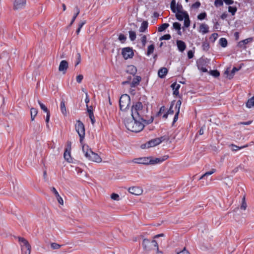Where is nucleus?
Listing matches in <instances>:
<instances>
[{
    "mask_svg": "<svg viewBox=\"0 0 254 254\" xmlns=\"http://www.w3.org/2000/svg\"><path fill=\"white\" fill-rule=\"evenodd\" d=\"M122 54L125 59L131 58L134 55L132 49L130 47L124 48L122 49Z\"/></svg>",
    "mask_w": 254,
    "mask_h": 254,
    "instance_id": "10",
    "label": "nucleus"
},
{
    "mask_svg": "<svg viewBox=\"0 0 254 254\" xmlns=\"http://www.w3.org/2000/svg\"><path fill=\"white\" fill-rule=\"evenodd\" d=\"M247 207V203L245 201V197L244 196L242 199V205L241 206V209L245 210Z\"/></svg>",
    "mask_w": 254,
    "mask_h": 254,
    "instance_id": "44",
    "label": "nucleus"
},
{
    "mask_svg": "<svg viewBox=\"0 0 254 254\" xmlns=\"http://www.w3.org/2000/svg\"><path fill=\"white\" fill-rule=\"evenodd\" d=\"M248 146V144H246L245 145H244V146H241V147L235 145L233 144H232L230 145V147H231V150L232 151H237L238 149L244 148L247 147Z\"/></svg>",
    "mask_w": 254,
    "mask_h": 254,
    "instance_id": "31",
    "label": "nucleus"
},
{
    "mask_svg": "<svg viewBox=\"0 0 254 254\" xmlns=\"http://www.w3.org/2000/svg\"><path fill=\"white\" fill-rule=\"evenodd\" d=\"M50 112H48V113H47V116H46V126L47 127H49V125H48V123L50 121Z\"/></svg>",
    "mask_w": 254,
    "mask_h": 254,
    "instance_id": "56",
    "label": "nucleus"
},
{
    "mask_svg": "<svg viewBox=\"0 0 254 254\" xmlns=\"http://www.w3.org/2000/svg\"><path fill=\"white\" fill-rule=\"evenodd\" d=\"M188 57L189 59H191L193 57V53L192 51L190 50L188 52Z\"/></svg>",
    "mask_w": 254,
    "mask_h": 254,
    "instance_id": "59",
    "label": "nucleus"
},
{
    "mask_svg": "<svg viewBox=\"0 0 254 254\" xmlns=\"http://www.w3.org/2000/svg\"><path fill=\"white\" fill-rule=\"evenodd\" d=\"M85 95H86V98L85 100V102L86 103V106L88 108V103L89 102V98L88 97V93L87 92H85Z\"/></svg>",
    "mask_w": 254,
    "mask_h": 254,
    "instance_id": "60",
    "label": "nucleus"
},
{
    "mask_svg": "<svg viewBox=\"0 0 254 254\" xmlns=\"http://www.w3.org/2000/svg\"><path fill=\"white\" fill-rule=\"evenodd\" d=\"M181 24L178 22H174L173 24V26L174 29L178 30H181Z\"/></svg>",
    "mask_w": 254,
    "mask_h": 254,
    "instance_id": "50",
    "label": "nucleus"
},
{
    "mask_svg": "<svg viewBox=\"0 0 254 254\" xmlns=\"http://www.w3.org/2000/svg\"><path fill=\"white\" fill-rule=\"evenodd\" d=\"M182 102L180 100H178L177 102L176 105V108L177 109V111H179V112H180V109L181 107Z\"/></svg>",
    "mask_w": 254,
    "mask_h": 254,
    "instance_id": "55",
    "label": "nucleus"
},
{
    "mask_svg": "<svg viewBox=\"0 0 254 254\" xmlns=\"http://www.w3.org/2000/svg\"><path fill=\"white\" fill-rule=\"evenodd\" d=\"M141 78L140 76H137L135 78H134L132 81L130 83L131 87H134L137 85L139 84L140 81H141Z\"/></svg>",
    "mask_w": 254,
    "mask_h": 254,
    "instance_id": "24",
    "label": "nucleus"
},
{
    "mask_svg": "<svg viewBox=\"0 0 254 254\" xmlns=\"http://www.w3.org/2000/svg\"><path fill=\"white\" fill-rule=\"evenodd\" d=\"M169 26V24L168 23H164L158 27V31L159 32H162V31L165 30Z\"/></svg>",
    "mask_w": 254,
    "mask_h": 254,
    "instance_id": "36",
    "label": "nucleus"
},
{
    "mask_svg": "<svg viewBox=\"0 0 254 254\" xmlns=\"http://www.w3.org/2000/svg\"><path fill=\"white\" fill-rule=\"evenodd\" d=\"M139 120H136V119H127L125 120V125L127 128L132 131L138 132L143 129L144 127V125L143 123Z\"/></svg>",
    "mask_w": 254,
    "mask_h": 254,
    "instance_id": "2",
    "label": "nucleus"
},
{
    "mask_svg": "<svg viewBox=\"0 0 254 254\" xmlns=\"http://www.w3.org/2000/svg\"><path fill=\"white\" fill-rule=\"evenodd\" d=\"M60 109L63 114L65 116L66 115V110L65 105V102L64 100H63L61 102Z\"/></svg>",
    "mask_w": 254,
    "mask_h": 254,
    "instance_id": "28",
    "label": "nucleus"
},
{
    "mask_svg": "<svg viewBox=\"0 0 254 254\" xmlns=\"http://www.w3.org/2000/svg\"><path fill=\"white\" fill-rule=\"evenodd\" d=\"M127 39V37L126 36L123 34H120L119 35V40L122 42V43H124L125 42V41Z\"/></svg>",
    "mask_w": 254,
    "mask_h": 254,
    "instance_id": "47",
    "label": "nucleus"
},
{
    "mask_svg": "<svg viewBox=\"0 0 254 254\" xmlns=\"http://www.w3.org/2000/svg\"><path fill=\"white\" fill-rule=\"evenodd\" d=\"M129 39L131 41H133L136 39V33L133 31H129Z\"/></svg>",
    "mask_w": 254,
    "mask_h": 254,
    "instance_id": "35",
    "label": "nucleus"
},
{
    "mask_svg": "<svg viewBox=\"0 0 254 254\" xmlns=\"http://www.w3.org/2000/svg\"><path fill=\"white\" fill-rule=\"evenodd\" d=\"M199 31L203 34H206L209 32V27L205 23H201L199 26Z\"/></svg>",
    "mask_w": 254,
    "mask_h": 254,
    "instance_id": "19",
    "label": "nucleus"
},
{
    "mask_svg": "<svg viewBox=\"0 0 254 254\" xmlns=\"http://www.w3.org/2000/svg\"><path fill=\"white\" fill-rule=\"evenodd\" d=\"M127 71L129 73L134 74L136 72V69L134 66H133L132 65H130L128 66Z\"/></svg>",
    "mask_w": 254,
    "mask_h": 254,
    "instance_id": "33",
    "label": "nucleus"
},
{
    "mask_svg": "<svg viewBox=\"0 0 254 254\" xmlns=\"http://www.w3.org/2000/svg\"><path fill=\"white\" fill-rule=\"evenodd\" d=\"M89 116L91 120V123L93 125L95 122V118H94L93 113L90 114V115H89Z\"/></svg>",
    "mask_w": 254,
    "mask_h": 254,
    "instance_id": "54",
    "label": "nucleus"
},
{
    "mask_svg": "<svg viewBox=\"0 0 254 254\" xmlns=\"http://www.w3.org/2000/svg\"><path fill=\"white\" fill-rule=\"evenodd\" d=\"M161 143L160 139H157V138L151 139L147 142L142 144L141 145V148L142 149L148 148L150 147H154L156 145L159 144Z\"/></svg>",
    "mask_w": 254,
    "mask_h": 254,
    "instance_id": "8",
    "label": "nucleus"
},
{
    "mask_svg": "<svg viewBox=\"0 0 254 254\" xmlns=\"http://www.w3.org/2000/svg\"><path fill=\"white\" fill-rule=\"evenodd\" d=\"M132 161L136 164L148 165L150 164V157H140L134 158Z\"/></svg>",
    "mask_w": 254,
    "mask_h": 254,
    "instance_id": "12",
    "label": "nucleus"
},
{
    "mask_svg": "<svg viewBox=\"0 0 254 254\" xmlns=\"http://www.w3.org/2000/svg\"><path fill=\"white\" fill-rule=\"evenodd\" d=\"M179 12H177L176 13V18L182 21L186 17V15H188V13L186 11H182Z\"/></svg>",
    "mask_w": 254,
    "mask_h": 254,
    "instance_id": "22",
    "label": "nucleus"
},
{
    "mask_svg": "<svg viewBox=\"0 0 254 254\" xmlns=\"http://www.w3.org/2000/svg\"><path fill=\"white\" fill-rule=\"evenodd\" d=\"M173 104L172 103V104L170 106V107L169 109V110L167 112V113L168 114H173L174 112V110H173Z\"/></svg>",
    "mask_w": 254,
    "mask_h": 254,
    "instance_id": "57",
    "label": "nucleus"
},
{
    "mask_svg": "<svg viewBox=\"0 0 254 254\" xmlns=\"http://www.w3.org/2000/svg\"><path fill=\"white\" fill-rule=\"evenodd\" d=\"M206 17V12H202V13H201L200 14H199L198 16H197V18L199 19V20H203L204 19H205Z\"/></svg>",
    "mask_w": 254,
    "mask_h": 254,
    "instance_id": "48",
    "label": "nucleus"
},
{
    "mask_svg": "<svg viewBox=\"0 0 254 254\" xmlns=\"http://www.w3.org/2000/svg\"><path fill=\"white\" fill-rule=\"evenodd\" d=\"M179 114V111H177V112L176 113V114L174 118L173 123L176 122L178 120Z\"/></svg>",
    "mask_w": 254,
    "mask_h": 254,
    "instance_id": "61",
    "label": "nucleus"
},
{
    "mask_svg": "<svg viewBox=\"0 0 254 254\" xmlns=\"http://www.w3.org/2000/svg\"><path fill=\"white\" fill-rule=\"evenodd\" d=\"M177 45L178 50L182 52H183L186 48V45L185 43L181 40L177 41Z\"/></svg>",
    "mask_w": 254,
    "mask_h": 254,
    "instance_id": "20",
    "label": "nucleus"
},
{
    "mask_svg": "<svg viewBox=\"0 0 254 254\" xmlns=\"http://www.w3.org/2000/svg\"><path fill=\"white\" fill-rule=\"evenodd\" d=\"M148 27V22L146 21H144L141 23V26L139 28L140 32H144L146 31Z\"/></svg>",
    "mask_w": 254,
    "mask_h": 254,
    "instance_id": "27",
    "label": "nucleus"
},
{
    "mask_svg": "<svg viewBox=\"0 0 254 254\" xmlns=\"http://www.w3.org/2000/svg\"><path fill=\"white\" fill-rule=\"evenodd\" d=\"M147 113V109L143 108V105L140 102H136L135 105H133L131 108V116L133 119L139 120L141 122L149 124L153 122V118L151 117V119L148 121L146 119V113Z\"/></svg>",
    "mask_w": 254,
    "mask_h": 254,
    "instance_id": "1",
    "label": "nucleus"
},
{
    "mask_svg": "<svg viewBox=\"0 0 254 254\" xmlns=\"http://www.w3.org/2000/svg\"><path fill=\"white\" fill-rule=\"evenodd\" d=\"M237 10V8L236 7H232L229 6L228 7V11L230 12L232 15H234Z\"/></svg>",
    "mask_w": 254,
    "mask_h": 254,
    "instance_id": "40",
    "label": "nucleus"
},
{
    "mask_svg": "<svg viewBox=\"0 0 254 254\" xmlns=\"http://www.w3.org/2000/svg\"><path fill=\"white\" fill-rule=\"evenodd\" d=\"M83 78V76L82 74H79L76 76V80L77 82L80 83L81 82Z\"/></svg>",
    "mask_w": 254,
    "mask_h": 254,
    "instance_id": "52",
    "label": "nucleus"
},
{
    "mask_svg": "<svg viewBox=\"0 0 254 254\" xmlns=\"http://www.w3.org/2000/svg\"><path fill=\"white\" fill-rule=\"evenodd\" d=\"M51 189V190L54 193V194L55 195L56 198H57V199L58 201V202L61 204V205H64V200L63 199V198L61 197V196L60 195V194H59L58 191L56 190V189H55V188L54 187H51L50 188Z\"/></svg>",
    "mask_w": 254,
    "mask_h": 254,
    "instance_id": "15",
    "label": "nucleus"
},
{
    "mask_svg": "<svg viewBox=\"0 0 254 254\" xmlns=\"http://www.w3.org/2000/svg\"><path fill=\"white\" fill-rule=\"evenodd\" d=\"M219 44L222 47H226L227 45V41L224 38H221L219 40Z\"/></svg>",
    "mask_w": 254,
    "mask_h": 254,
    "instance_id": "34",
    "label": "nucleus"
},
{
    "mask_svg": "<svg viewBox=\"0 0 254 254\" xmlns=\"http://www.w3.org/2000/svg\"><path fill=\"white\" fill-rule=\"evenodd\" d=\"M64 159L68 161V162H70L71 161V158H70V150H68V148H66L64 151Z\"/></svg>",
    "mask_w": 254,
    "mask_h": 254,
    "instance_id": "25",
    "label": "nucleus"
},
{
    "mask_svg": "<svg viewBox=\"0 0 254 254\" xmlns=\"http://www.w3.org/2000/svg\"><path fill=\"white\" fill-rule=\"evenodd\" d=\"M253 41V38L250 37L242 41H241L238 43V46L241 48H244V49L246 48L245 45L249 43L252 42Z\"/></svg>",
    "mask_w": 254,
    "mask_h": 254,
    "instance_id": "16",
    "label": "nucleus"
},
{
    "mask_svg": "<svg viewBox=\"0 0 254 254\" xmlns=\"http://www.w3.org/2000/svg\"><path fill=\"white\" fill-rule=\"evenodd\" d=\"M68 67V63L65 60H63L61 62L59 66V70L63 72V74H65L66 72L67 69Z\"/></svg>",
    "mask_w": 254,
    "mask_h": 254,
    "instance_id": "13",
    "label": "nucleus"
},
{
    "mask_svg": "<svg viewBox=\"0 0 254 254\" xmlns=\"http://www.w3.org/2000/svg\"><path fill=\"white\" fill-rule=\"evenodd\" d=\"M82 151L84 153L85 156L91 161L95 162L97 163H100L102 161V158L100 156L93 152L88 145L84 144L82 145Z\"/></svg>",
    "mask_w": 254,
    "mask_h": 254,
    "instance_id": "3",
    "label": "nucleus"
},
{
    "mask_svg": "<svg viewBox=\"0 0 254 254\" xmlns=\"http://www.w3.org/2000/svg\"><path fill=\"white\" fill-rule=\"evenodd\" d=\"M75 129L80 137V142H82L85 137V127L84 124L79 120L77 121L75 125Z\"/></svg>",
    "mask_w": 254,
    "mask_h": 254,
    "instance_id": "7",
    "label": "nucleus"
},
{
    "mask_svg": "<svg viewBox=\"0 0 254 254\" xmlns=\"http://www.w3.org/2000/svg\"><path fill=\"white\" fill-rule=\"evenodd\" d=\"M42 126L39 123L33 124V130L34 133H38L42 131Z\"/></svg>",
    "mask_w": 254,
    "mask_h": 254,
    "instance_id": "21",
    "label": "nucleus"
},
{
    "mask_svg": "<svg viewBox=\"0 0 254 254\" xmlns=\"http://www.w3.org/2000/svg\"><path fill=\"white\" fill-rule=\"evenodd\" d=\"M154 46L153 44L149 46L148 47V49H147V55L148 56H149L152 53H153V52L154 51Z\"/></svg>",
    "mask_w": 254,
    "mask_h": 254,
    "instance_id": "38",
    "label": "nucleus"
},
{
    "mask_svg": "<svg viewBox=\"0 0 254 254\" xmlns=\"http://www.w3.org/2000/svg\"><path fill=\"white\" fill-rule=\"evenodd\" d=\"M170 5L171 9L174 13H181V11H184L183 6L181 4L178 3L176 4V0H172Z\"/></svg>",
    "mask_w": 254,
    "mask_h": 254,
    "instance_id": "9",
    "label": "nucleus"
},
{
    "mask_svg": "<svg viewBox=\"0 0 254 254\" xmlns=\"http://www.w3.org/2000/svg\"><path fill=\"white\" fill-rule=\"evenodd\" d=\"M168 72V69L166 67H161L158 72V76L161 78H164Z\"/></svg>",
    "mask_w": 254,
    "mask_h": 254,
    "instance_id": "23",
    "label": "nucleus"
},
{
    "mask_svg": "<svg viewBox=\"0 0 254 254\" xmlns=\"http://www.w3.org/2000/svg\"><path fill=\"white\" fill-rule=\"evenodd\" d=\"M80 54L79 53L77 54V60L75 64V66H77L80 63Z\"/></svg>",
    "mask_w": 254,
    "mask_h": 254,
    "instance_id": "64",
    "label": "nucleus"
},
{
    "mask_svg": "<svg viewBox=\"0 0 254 254\" xmlns=\"http://www.w3.org/2000/svg\"><path fill=\"white\" fill-rule=\"evenodd\" d=\"M178 254H190V253L188 251L186 250L185 248H184L183 251L179 253H178Z\"/></svg>",
    "mask_w": 254,
    "mask_h": 254,
    "instance_id": "63",
    "label": "nucleus"
},
{
    "mask_svg": "<svg viewBox=\"0 0 254 254\" xmlns=\"http://www.w3.org/2000/svg\"><path fill=\"white\" fill-rule=\"evenodd\" d=\"M246 106L248 108L254 107V96L248 100L246 103Z\"/></svg>",
    "mask_w": 254,
    "mask_h": 254,
    "instance_id": "29",
    "label": "nucleus"
},
{
    "mask_svg": "<svg viewBox=\"0 0 254 254\" xmlns=\"http://www.w3.org/2000/svg\"><path fill=\"white\" fill-rule=\"evenodd\" d=\"M171 38V37L170 34H165L160 38V40H167L170 39Z\"/></svg>",
    "mask_w": 254,
    "mask_h": 254,
    "instance_id": "51",
    "label": "nucleus"
},
{
    "mask_svg": "<svg viewBox=\"0 0 254 254\" xmlns=\"http://www.w3.org/2000/svg\"><path fill=\"white\" fill-rule=\"evenodd\" d=\"M38 102L40 106L41 109L42 110H43L45 112H46V113H48V112H50L45 105L41 103L39 100L38 101Z\"/></svg>",
    "mask_w": 254,
    "mask_h": 254,
    "instance_id": "39",
    "label": "nucleus"
},
{
    "mask_svg": "<svg viewBox=\"0 0 254 254\" xmlns=\"http://www.w3.org/2000/svg\"><path fill=\"white\" fill-rule=\"evenodd\" d=\"M130 103V98L129 95L124 94L120 99V108L122 111H125L128 108Z\"/></svg>",
    "mask_w": 254,
    "mask_h": 254,
    "instance_id": "5",
    "label": "nucleus"
},
{
    "mask_svg": "<svg viewBox=\"0 0 254 254\" xmlns=\"http://www.w3.org/2000/svg\"><path fill=\"white\" fill-rule=\"evenodd\" d=\"M226 4L230 5L234 3V1L232 0H223Z\"/></svg>",
    "mask_w": 254,
    "mask_h": 254,
    "instance_id": "62",
    "label": "nucleus"
},
{
    "mask_svg": "<svg viewBox=\"0 0 254 254\" xmlns=\"http://www.w3.org/2000/svg\"><path fill=\"white\" fill-rule=\"evenodd\" d=\"M223 0H215L214 5L216 7L222 6L223 5Z\"/></svg>",
    "mask_w": 254,
    "mask_h": 254,
    "instance_id": "45",
    "label": "nucleus"
},
{
    "mask_svg": "<svg viewBox=\"0 0 254 254\" xmlns=\"http://www.w3.org/2000/svg\"><path fill=\"white\" fill-rule=\"evenodd\" d=\"M202 47L204 51H207L209 48V44L207 42H204L202 44Z\"/></svg>",
    "mask_w": 254,
    "mask_h": 254,
    "instance_id": "42",
    "label": "nucleus"
},
{
    "mask_svg": "<svg viewBox=\"0 0 254 254\" xmlns=\"http://www.w3.org/2000/svg\"><path fill=\"white\" fill-rule=\"evenodd\" d=\"M200 5V3L199 1H196L194 3H193L192 5V7L195 8H198Z\"/></svg>",
    "mask_w": 254,
    "mask_h": 254,
    "instance_id": "58",
    "label": "nucleus"
},
{
    "mask_svg": "<svg viewBox=\"0 0 254 254\" xmlns=\"http://www.w3.org/2000/svg\"><path fill=\"white\" fill-rule=\"evenodd\" d=\"M215 172H216V170L215 169H212L210 171L207 172L205 174H204L203 175H202L201 176V177L199 178V180L204 179L205 177H207L208 176H209L210 175H212Z\"/></svg>",
    "mask_w": 254,
    "mask_h": 254,
    "instance_id": "32",
    "label": "nucleus"
},
{
    "mask_svg": "<svg viewBox=\"0 0 254 254\" xmlns=\"http://www.w3.org/2000/svg\"><path fill=\"white\" fill-rule=\"evenodd\" d=\"M239 70V68H238L236 67H234L232 69V70H231V73L229 75V79H231L232 78L234 75V73L236 72V71H238V70Z\"/></svg>",
    "mask_w": 254,
    "mask_h": 254,
    "instance_id": "43",
    "label": "nucleus"
},
{
    "mask_svg": "<svg viewBox=\"0 0 254 254\" xmlns=\"http://www.w3.org/2000/svg\"><path fill=\"white\" fill-rule=\"evenodd\" d=\"M190 25V20L189 19V16L188 15H186V17L184 18V26L186 27H188Z\"/></svg>",
    "mask_w": 254,
    "mask_h": 254,
    "instance_id": "37",
    "label": "nucleus"
},
{
    "mask_svg": "<svg viewBox=\"0 0 254 254\" xmlns=\"http://www.w3.org/2000/svg\"><path fill=\"white\" fill-rule=\"evenodd\" d=\"M74 9H75L76 12L74 14V15L72 17V20L70 22V23L69 24L70 26H71L73 23L75 19L76 18L77 16H78V15L79 14V13L80 12V9L77 6H76L75 7Z\"/></svg>",
    "mask_w": 254,
    "mask_h": 254,
    "instance_id": "26",
    "label": "nucleus"
},
{
    "mask_svg": "<svg viewBox=\"0 0 254 254\" xmlns=\"http://www.w3.org/2000/svg\"><path fill=\"white\" fill-rule=\"evenodd\" d=\"M210 73L215 77H217L220 75V73L217 70H210Z\"/></svg>",
    "mask_w": 254,
    "mask_h": 254,
    "instance_id": "41",
    "label": "nucleus"
},
{
    "mask_svg": "<svg viewBox=\"0 0 254 254\" xmlns=\"http://www.w3.org/2000/svg\"><path fill=\"white\" fill-rule=\"evenodd\" d=\"M141 42L142 44V45L144 46L146 43V37L145 35H143L141 38Z\"/></svg>",
    "mask_w": 254,
    "mask_h": 254,
    "instance_id": "53",
    "label": "nucleus"
},
{
    "mask_svg": "<svg viewBox=\"0 0 254 254\" xmlns=\"http://www.w3.org/2000/svg\"><path fill=\"white\" fill-rule=\"evenodd\" d=\"M51 248L54 250L59 249L61 247V245L56 243H53L51 244Z\"/></svg>",
    "mask_w": 254,
    "mask_h": 254,
    "instance_id": "46",
    "label": "nucleus"
},
{
    "mask_svg": "<svg viewBox=\"0 0 254 254\" xmlns=\"http://www.w3.org/2000/svg\"><path fill=\"white\" fill-rule=\"evenodd\" d=\"M168 158V156H164L162 158H157L155 159H153L150 157V164H155L159 163H161L163 161L166 160Z\"/></svg>",
    "mask_w": 254,
    "mask_h": 254,
    "instance_id": "17",
    "label": "nucleus"
},
{
    "mask_svg": "<svg viewBox=\"0 0 254 254\" xmlns=\"http://www.w3.org/2000/svg\"><path fill=\"white\" fill-rule=\"evenodd\" d=\"M26 3V0H15L13 3V9L14 10H20L25 7Z\"/></svg>",
    "mask_w": 254,
    "mask_h": 254,
    "instance_id": "11",
    "label": "nucleus"
},
{
    "mask_svg": "<svg viewBox=\"0 0 254 254\" xmlns=\"http://www.w3.org/2000/svg\"><path fill=\"white\" fill-rule=\"evenodd\" d=\"M142 245L144 250L146 251H149L156 248L157 252H159L158 245L155 240L150 241L148 239H144Z\"/></svg>",
    "mask_w": 254,
    "mask_h": 254,
    "instance_id": "4",
    "label": "nucleus"
},
{
    "mask_svg": "<svg viewBox=\"0 0 254 254\" xmlns=\"http://www.w3.org/2000/svg\"><path fill=\"white\" fill-rule=\"evenodd\" d=\"M111 197L112 199L115 200H119V199H120L119 195L118 194L115 193H113L111 195Z\"/></svg>",
    "mask_w": 254,
    "mask_h": 254,
    "instance_id": "49",
    "label": "nucleus"
},
{
    "mask_svg": "<svg viewBox=\"0 0 254 254\" xmlns=\"http://www.w3.org/2000/svg\"><path fill=\"white\" fill-rule=\"evenodd\" d=\"M128 191L136 195H140L142 193V190L138 187H132L128 189Z\"/></svg>",
    "mask_w": 254,
    "mask_h": 254,
    "instance_id": "14",
    "label": "nucleus"
},
{
    "mask_svg": "<svg viewBox=\"0 0 254 254\" xmlns=\"http://www.w3.org/2000/svg\"><path fill=\"white\" fill-rule=\"evenodd\" d=\"M38 113L37 110L35 108H32L30 111L31 120L32 121L34 120L35 117Z\"/></svg>",
    "mask_w": 254,
    "mask_h": 254,
    "instance_id": "30",
    "label": "nucleus"
},
{
    "mask_svg": "<svg viewBox=\"0 0 254 254\" xmlns=\"http://www.w3.org/2000/svg\"><path fill=\"white\" fill-rule=\"evenodd\" d=\"M171 87L173 90V95L178 96L179 94V89L180 88V85L177 84L176 82H174L171 84Z\"/></svg>",
    "mask_w": 254,
    "mask_h": 254,
    "instance_id": "18",
    "label": "nucleus"
},
{
    "mask_svg": "<svg viewBox=\"0 0 254 254\" xmlns=\"http://www.w3.org/2000/svg\"><path fill=\"white\" fill-rule=\"evenodd\" d=\"M18 241L21 245L22 254H30L31 246L28 241L22 237H18Z\"/></svg>",
    "mask_w": 254,
    "mask_h": 254,
    "instance_id": "6",
    "label": "nucleus"
}]
</instances>
